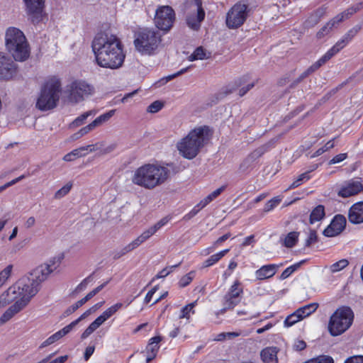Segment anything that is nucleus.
I'll use <instances>...</instances> for the list:
<instances>
[{"mask_svg": "<svg viewBox=\"0 0 363 363\" xmlns=\"http://www.w3.org/2000/svg\"><path fill=\"white\" fill-rule=\"evenodd\" d=\"M91 48L96 63L100 67L115 69L123 65L125 55L116 35L98 33L92 41Z\"/></svg>", "mask_w": 363, "mask_h": 363, "instance_id": "f257e3e1", "label": "nucleus"}, {"mask_svg": "<svg viewBox=\"0 0 363 363\" xmlns=\"http://www.w3.org/2000/svg\"><path fill=\"white\" fill-rule=\"evenodd\" d=\"M169 165L145 164L137 168L133 174L131 182L135 185L147 190H152L165 184L170 178Z\"/></svg>", "mask_w": 363, "mask_h": 363, "instance_id": "f03ea898", "label": "nucleus"}, {"mask_svg": "<svg viewBox=\"0 0 363 363\" xmlns=\"http://www.w3.org/2000/svg\"><path fill=\"white\" fill-rule=\"evenodd\" d=\"M210 139V130L200 126L191 130L177 145L179 154L188 160L194 159Z\"/></svg>", "mask_w": 363, "mask_h": 363, "instance_id": "7ed1b4c3", "label": "nucleus"}, {"mask_svg": "<svg viewBox=\"0 0 363 363\" xmlns=\"http://www.w3.org/2000/svg\"><path fill=\"white\" fill-rule=\"evenodd\" d=\"M61 259L60 257H52L48 262L35 268L30 272L29 277L21 279L28 286V290L33 297L38 292L40 284L45 281L48 276L59 267Z\"/></svg>", "mask_w": 363, "mask_h": 363, "instance_id": "20e7f679", "label": "nucleus"}, {"mask_svg": "<svg viewBox=\"0 0 363 363\" xmlns=\"http://www.w3.org/2000/svg\"><path fill=\"white\" fill-rule=\"evenodd\" d=\"M6 46L16 61H25L30 56V48L23 33L11 27L6 32Z\"/></svg>", "mask_w": 363, "mask_h": 363, "instance_id": "39448f33", "label": "nucleus"}, {"mask_svg": "<svg viewBox=\"0 0 363 363\" xmlns=\"http://www.w3.org/2000/svg\"><path fill=\"white\" fill-rule=\"evenodd\" d=\"M62 91L61 82L57 78L48 79L43 86L36 103V107L41 111L54 108L60 99Z\"/></svg>", "mask_w": 363, "mask_h": 363, "instance_id": "423d86ee", "label": "nucleus"}, {"mask_svg": "<svg viewBox=\"0 0 363 363\" xmlns=\"http://www.w3.org/2000/svg\"><path fill=\"white\" fill-rule=\"evenodd\" d=\"M354 313L349 307L338 308L330 317L328 330L333 336L345 333L352 325Z\"/></svg>", "mask_w": 363, "mask_h": 363, "instance_id": "0eeeda50", "label": "nucleus"}, {"mask_svg": "<svg viewBox=\"0 0 363 363\" xmlns=\"http://www.w3.org/2000/svg\"><path fill=\"white\" fill-rule=\"evenodd\" d=\"M160 41L161 36L157 31L144 29L137 33L134 45L140 53L151 55L157 48Z\"/></svg>", "mask_w": 363, "mask_h": 363, "instance_id": "6e6552de", "label": "nucleus"}, {"mask_svg": "<svg viewBox=\"0 0 363 363\" xmlns=\"http://www.w3.org/2000/svg\"><path fill=\"white\" fill-rule=\"evenodd\" d=\"M0 296L6 305L13 301L16 302L18 300H22L24 298H28L29 303L33 297L28 290V286L21 279H19L15 284L10 286Z\"/></svg>", "mask_w": 363, "mask_h": 363, "instance_id": "1a4fd4ad", "label": "nucleus"}, {"mask_svg": "<svg viewBox=\"0 0 363 363\" xmlns=\"http://www.w3.org/2000/svg\"><path fill=\"white\" fill-rule=\"evenodd\" d=\"M247 6L242 4H235L228 12L226 25L230 28L241 26L247 17Z\"/></svg>", "mask_w": 363, "mask_h": 363, "instance_id": "9d476101", "label": "nucleus"}, {"mask_svg": "<svg viewBox=\"0 0 363 363\" xmlns=\"http://www.w3.org/2000/svg\"><path fill=\"white\" fill-rule=\"evenodd\" d=\"M154 20L157 28L162 30L167 31L172 27L174 22V11L169 6H160L156 11Z\"/></svg>", "mask_w": 363, "mask_h": 363, "instance_id": "9b49d317", "label": "nucleus"}, {"mask_svg": "<svg viewBox=\"0 0 363 363\" xmlns=\"http://www.w3.org/2000/svg\"><path fill=\"white\" fill-rule=\"evenodd\" d=\"M68 91L69 100L77 103L82 101L84 96L91 95L94 88L84 81L77 80L70 84Z\"/></svg>", "mask_w": 363, "mask_h": 363, "instance_id": "f8f14e48", "label": "nucleus"}, {"mask_svg": "<svg viewBox=\"0 0 363 363\" xmlns=\"http://www.w3.org/2000/svg\"><path fill=\"white\" fill-rule=\"evenodd\" d=\"M242 292L243 289L240 281H235L223 297V308L220 311V313H224L228 310L233 309L240 302Z\"/></svg>", "mask_w": 363, "mask_h": 363, "instance_id": "ddd939ff", "label": "nucleus"}, {"mask_svg": "<svg viewBox=\"0 0 363 363\" xmlns=\"http://www.w3.org/2000/svg\"><path fill=\"white\" fill-rule=\"evenodd\" d=\"M204 18L205 11L201 6V2L199 0H195L191 6V12L186 16L188 26L194 30H198Z\"/></svg>", "mask_w": 363, "mask_h": 363, "instance_id": "4468645a", "label": "nucleus"}, {"mask_svg": "<svg viewBox=\"0 0 363 363\" xmlns=\"http://www.w3.org/2000/svg\"><path fill=\"white\" fill-rule=\"evenodd\" d=\"M26 11L33 23L36 24L43 19L45 0H23Z\"/></svg>", "mask_w": 363, "mask_h": 363, "instance_id": "2eb2a0df", "label": "nucleus"}, {"mask_svg": "<svg viewBox=\"0 0 363 363\" xmlns=\"http://www.w3.org/2000/svg\"><path fill=\"white\" fill-rule=\"evenodd\" d=\"M17 65L13 59L0 52V79L9 80L16 76Z\"/></svg>", "mask_w": 363, "mask_h": 363, "instance_id": "dca6fc26", "label": "nucleus"}, {"mask_svg": "<svg viewBox=\"0 0 363 363\" xmlns=\"http://www.w3.org/2000/svg\"><path fill=\"white\" fill-rule=\"evenodd\" d=\"M346 218L342 215H336L330 224L324 230L323 235L326 237H334L339 235L345 228Z\"/></svg>", "mask_w": 363, "mask_h": 363, "instance_id": "f3484780", "label": "nucleus"}, {"mask_svg": "<svg viewBox=\"0 0 363 363\" xmlns=\"http://www.w3.org/2000/svg\"><path fill=\"white\" fill-rule=\"evenodd\" d=\"M101 146L102 143H96L94 145H89L86 146L80 147L66 154L63 157V160L66 162L73 161L77 158L86 155L88 152H92L99 149H101Z\"/></svg>", "mask_w": 363, "mask_h": 363, "instance_id": "a211bd4d", "label": "nucleus"}, {"mask_svg": "<svg viewBox=\"0 0 363 363\" xmlns=\"http://www.w3.org/2000/svg\"><path fill=\"white\" fill-rule=\"evenodd\" d=\"M28 304L26 298L16 301L0 317V324L3 325L11 320L16 313L23 310Z\"/></svg>", "mask_w": 363, "mask_h": 363, "instance_id": "6ab92c4d", "label": "nucleus"}, {"mask_svg": "<svg viewBox=\"0 0 363 363\" xmlns=\"http://www.w3.org/2000/svg\"><path fill=\"white\" fill-rule=\"evenodd\" d=\"M363 189V185L359 180H350L338 192L342 198H347L359 194Z\"/></svg>", "mask_w": 363, "mask_h": 363, "instance_id": "aec40b11", "label": "nucleus"}, {"mask_svg": "<svg viewBox=\"0 0 363 363\" xmlns=\"http://www.w3.org/2000/svg\"><path fill=\"white\" fill-rule=\"evenodd\" d=\"M161 340L162 337L160 336L153 337L149 340L145 350L142 352L146 357L147 363H150L156 357L160 349V342Z\"/></svg>", "mask_w": 363, "mask_h": 363, "instance_id": "412c9836", "label": "nucleus"}, {"mask_svg": "<svg viewBox=\"0 0 363 363\" xmlns=\"http://www.w3.org/2000/svg\"><path fill=\"white\" fill-rule=\"evenodd\" d=\"M348 220L353 224L363 223V201L357 202L350 207L348 212Z\"/></svg>", "mask_w": 363, "mask_h": 363, "instance_id": "4be33fe9", "label": "nucleus"}, {"mask_svg": "<svg viewBox=\"0 0 363 363\" xmlns=\"http://www.w3.org/2000/svg\"><path fill=\"white\" fill-rule=\"evenodd\" d=\"M362 29L360 25H356L342 37L341 40L337 41L336 44L331 48L333 52L337 54L340 50H342Z\"/></svg>", "mask_w": 363, "mask_h": 363, "instance_id": "5701e85b", "label": "nucleus"}, {"mask_svg": "<svg viewBox=\"0 0 363 363\" xmlns=\"http://www.w3.org/2000/svg\"><path fill=\"white\" fill-rule=\"evenodd\" d=\"M167 222L168 219L167 218H162L154 225L151 226L147 230L144 231L140 236H138L135 240H136L138 244L140 245L145 241L148 240L152 235H153L159 229H160L162 226L167 224Z\"/></svg>", "mask_w": 363, "mask_h": 363, "instance_id": "b1692460", "label": "nucleus"}, {"mask_svg": "<svg viewBox=\"0 0 363 363\" xmlns=\"http://www.w3.org/2000/svg\"><path fill=\"white\" fill-rule=\"evenodd\" d=\"M279 267V265L275 264L264 265L255 272V277L258 280L269 279L276 274Z\"/></svg>", "mask_w": 363, "mask_h": 363, "instance_id": "393cba45", "label": "nucleus"}, {"mask_svg": "<svg viewBox=\"0 0 363 363\" xmlns=\"http://www.w3.org/2000/svg\"><path fill=\"white\" fill-rule=\"evenodd\" d=\"M274 144V140H271L267 143L259 147L256 150H255L252 153H250L248 157L245 159L243 163L240 165V168H242L246 164L255 161L257 159L260 157L262 155H264L266 152H267L270 148L273 147Z\"/></svg>", "mask_w": 363, "mask_h": 363, "instance_id": "a878e982", "label": "nucleus"}, {"mask_svg": "<svg viewBox=\"0 0 363 363\" xmlns=\"http://www.w3.org/2000/svg\"><path fill=\"white\" fill-rule=\"evenodd\" d=\"M277 347H267L262 350L260 353L262 360L264 363H277Z\"/></svg>", "mask_w": 363, "mask_h": 363, "instance_id": "bb28decb", "label": "nucleus"}, {"mask_svg": "<svg viewBox=\"0 0 363 363\" xmlns=\"http://www.w3.org/2000/svg\"><path fill=\"white\" fill-rule=\"evenodd\" d=\"M211 57V52L203 48L202 46H199L195 49L194 52L189 56V61L193 62L198 60L209 59Z\"/></svg>", "mask_w": 363, "mask_h": 363, "instance_id": "cd10ccee", "label": "nucleus"}, {"mask_svg": "<svg viewBox=\"0 0 363 363\" xmlns=\"http://www.w3.org/2000/svg\"><path fill=\"white\" fill-rule=\"evenodd\" d=\"M106 320L101 315L93 321L88 328L83 332L81 335L82 340L87 338L91 333H93L98 328H99Z\"/></svg>", "mask_w": 363, "mask_h": 363, "instance_id": "c85d7f7f", "label": "nucleus"}, {"mask_svg": "<svg viewBox=\"0 0 363 363\" xmlns=\"http://www.w3.org/2000/svg\"><path fill=\"white\" fill-rule=\"evenodd\" d=\"M362 4L360 3L355 6H351L345 11H343L342 13L337 15L334 18V22L340 23L344 19L349 18L351 16H352L354 13H355L357 11H359L361 9Z\"/></svg>", "mask_w": 363, "mask_h": 363, "instance_id": "c756f323", "label": "nucleus"}, {"mask_svg": "<svg viewBox=\"0 0 363 363\" xmlns=\"http://www.w3.org/2000/svg\"><path fill=\"white\" fill-rule=\"evenodd\" d=\"M335 55V53L330 48L321 58H320L317 62H315L314 64H313L311 66L308 67L309 72H311L312 74L318 69H319V67L324 65Z\"/></svg>", "mask_w": 363, "mask_h": 363, "instance_id": "7c9ffc66", "label": "nucleus"}, {"mask_svg": "<svg viewBox=\"0 0 363 363\" xmlns=\"http://www.w3.org/2000/svg\"><path fill=\"white\" fill-rule=\"evenodd\" d=\"M325 208L323 205H318L311 213L309 222L311 224L321 220L325 217Z\"/></svg>", "mask_w": 363, "mask_h": 363, "instance_id": "2f4dec72", "label": "nucleus"}, {"mask_svg": "<svg viewBox=\"0 0 363 363\" xmlns=\"http://www.w3.org/2000/svg\"><path fill=\"white\" fill-rule=\"evenodd\" d=\"M318 307V304L317 303H312L298 308L296 311L300 315H301V319H303L314 313Z\"/></svg>", "mask_w": 363, "mask_h": 363, "instance_id": "473e14b6", "label": "nucleus"}, {"mask_svg": "<svg viewBox=\"0 0 363 363\" xmlns=\"http://www.w3.org/2000/svg\"><path fill=\"white\" fill-rule=\"evenodd\" d=\"M229 252V249L224 250L220 251L216 254L211 255L208 259H207L203 263V267H208L216 262H218L223 257H224Z\"/></svg>", "mask_w": 363, "mask_h": 363, "instance_id": "72a5a7b5", "label": "nucleus"}, {"mask_svg": "<svg viewBox=\"0 0 363 363\" xmlns=\"http://www.w3.org/2000/svg\"><path fill=\"white\" fill-rule=\"evenodd\" d=\"M115 110H111L106 113H104L99 117H97L94 121H93L91 123L94 128L102 125L103 123L107 122L115 113Z\"/></svg>", "mask_w": 363, "mask_h": 363, "instance_id": "f704fd0d", "label": "nucleus"}, {"mask_svg": "<svg viewBox=\"0 0 363 363\" xmlns=\"http://www.w3.org/2000/svg\"><path fill=\"white\" fill-rule=\"evenodd\" d=\"M89 300L90 298H89V296L86 295L83 298L77 301L75 303H74L68 308H67V310H65V311L63 313V317L65 318L67 316H69Z\"/></svg>", "mask_w": 363, "mask_h": 363, "instance_id": "c9c22d12", "label": "nucleus"}, {"mask_svg": "<svg viewBox=\"0 0 363 363\" xmlns=\"http://www.w3.org/2000/svg\"><path fill=\"white\" fill-rule=\"evenodd\" d=\"M138 246H140L135 240L130 242L128 245L123 247L121 250L118 252H116L114 255V259H118L121 257L125 255V254L133 251L134 249L137 248Z\"/></svg>", "mask_w": 363, "mask_h": 363, "instance_id": "e433bc0d", "label": "nucleus"}, {"mask_svg": "<svg viewBox=\"0 0 363 363\" xmlns=\"http://www.w3.org/2000/svg\"><path fill=\"white\" fill-rule=\"evenodd\" d=\"M298 235L299 233L298 232L294 231L289 233L284 239V246L289 248L294 247L298 241Z\"/></svg>", "mask_w": 363, "mask_h": 363, "instance_id": "4c0bfd02", "label": "nucleus"}, {"mask_svg": "<svg viewBox=\"0 0 363 363\" xmlns=\"http://www.w3.org/2000/svg\"><path fill=\"white\" fill-rule=\"evenodd\" d=\"M123 304L121 303H117L108 308H107L101 316L104 318L105 320H107L109 318H111L113 314H115L120 308H121Z\"/></svg>", "mask_w": 363, "mask_h": 363, "instance_id": "58836bf2", "label": "nucleus"}, {"mask_svg": "<svg viewBox=\"0 0 363 363\" xmlns=\"http://www.w3.org/2000/svg\"><path fill=\"white\" fill-rule=\"evenodd\" d=\"M197 303V301H194L186 306H184L181 311V315H179V318H186L189 319L190 318V313L194 314L195 313L194 311V307L196 306Z\"/></svg>", "mask_w": 363, "mask_h": 363, "instance_id": "ea45409f", "label": "nucleus"}, {"mask_svg": "<svg viewBox=\"0 0 363 363\" xmlns=\"http://www.w3.org/2000/svg\"><path fill=\"white\" fill-rule=\"evenodd\" d=\"M305 262V260H302L298 263H296L289 267H287L280 275L279 279L284 280L288 278L292 273L296 271L301 265Z\"/></svg>", "mask_w": 363, "mask_h": 363, "instance_id": "a19ab883", "label": "nucleus"}, {"mask_svg": "<svg viewBox=\"0 0 363 363\" xmlns=\"http://www.w3.org/2000/svg\"><path fill=\"white\" fill-rule=\"evenodd\" d=\"M309 172L310 171H308L300 174L298 178L294 180V182L289 186L288 189H295L299 186L303 182L308 181L310 179Z\"/></svg>", "mask_w": 363, "mask_h": 363, "instance_id": "79ce46f5", "label": "nucleus"}, {"mask_svg": "<svg viewBox=\"0 0 363 363\" xmlns=\"http://www.w3.org/2000/svg\"><path fill=\"white\" fill-rule=\"evenodd\" d=\"M94 114H95V112L94 111H86V112L84 113L83 114H82L81 116H79V117H77L75 120H74V121L72 123L71 125L73 127L80 126L84 123V121L89 116H90L91 115H94Z\"/></svg>", "mask_w": 363, "mask_h": 363, "instance_id": "37998d69", "label": "nucleus"}, {"mask_svg": "<svg viewBox=\"0 0 363 363\" xmlns=\"http://www.w3.org/2000/svg\"><path fill=\"white\" fill-rule=\"evenodd\" d=\"M335 23H337L334 22V18L332 21H329L318 32L317 37L318 38H321L324 37L325 35L328 34Z\"/></svg>", "mask_w": 363, "mask_h": 363, "instance_id": "c03bdc74", "label": "nucleus"}, {"mask_svg": "<svg viewBox=\"0 0 363 363\" xmlns=\"http://www.w3.org/2000/svg\"><path fill=\"white\" fill-rule=\"evenodd\" d=\"M281 201V199L279 196H276L269 200L266 203L264 207V212L267 213L272 209H274L276 206H277L280 202Z\"/></svg>", "mask_w": 363, "mask_h": 363, "instance_id": "a18cd8bd", "label": "nucleus"}, {"mask_svg": "<svg viewBox=\"0 0 363 363\" xmlns=\"http://www.w3.org/2000/svg\"><path fill=\"white\" fill-rule=\"evenodd\" d=\"M301 316V315H300L298 313H297V311H296L294 313L286 317V318L284 320V325L287 327L293 325L296 323L302 320Z\"/></svg>", "mask_w": 363, "mask_h": 363, "instance_id": "49530a36", "label": "nucleus"}, {"mask_svg": "<svg viewBox=\"0 0 363 363\" xmlns=\"http://www.w3.org/2000/svg\"><path fill=\"white\" fill-rule=\"evenodd\" d=\"M72 186V183H67L64 186H62L60 189L57 191L55 194V198L56 199H60L67 195L69 191L71 190Z\"/></svg>", "mask_w": 363, "mask_h": 363, "instance_id": "de8ad7c7", "label": "nucleus"}, {"mask_svg": "<svg viewBox=\"0 0 363 363\" xmlns=\"http://www.w3.org/2000/svg\"><path fill=\"white\" fill-rule=\"evenodd\" d=\"M348 264H349V262L347 261V259H342L333 264L330 266V270L333 272H337L340 271L341 269L345 268L348 265Z\"/></svg>", "mask_w": 363, "mask_h": 363, "instance_id": "09e8293b", "label": "nucleus"}, {"mask_svg": "<svg viewBox=\"0 0 363 363\" xmlns=\"http://www.w3.org/2000/svg\"><path fill=\"white\" fill-rule=\"evenodd\" d=\"M240 335V333H235V332H228V333H221L218 335H217L216 337L215 338L217 341H223L225 339H233L236 337H238Z\"/></svg>", "mask_w": 363, "mask_h": 363, "instance_id": "8fccbe9b", "label": "nucleus"}, {"mask_svg": "<svg viewBox=\"0 0 363 363\" xmlns=\"http://www.w3.org/2000/svg\"><path fill=\"white\" fill-rule=\"evenodd\" d=\"M12 269L13 266L10 264L0 272V281H1L3 284H5L7 279L10 277Z\"/></svg>", "mask_w": 363, "mask_h": 363, "instance_id": "3c124183", "label": "nucleus"}, {"mask_svg": "<svg viewBox=\"0 0 363 363\" xmlns=\"http://www.w3.org/2000/svg\"><path fill=\"white\" fill-rule=\"evenodd\" d=\"M306 363H334L333 359L330 356H319L317 358L312 359Z\"/></svg>", "mask_w": 363, "mask_h": 363, "instance_id": "603ef678", "label": "nucleus"}, {"mask_svg": "<svg viewBox=\"0 0 363 363\" xmlns=\"http://www.w3.org/2000/svg\"><path fill=\"white\" fill-rule=\"evenodd\" d=\"M194 277V272H190L187 274L184 275L179 280V286L181 287L186 286L187 285H189L191 283Z\"/></svg>", "mask_w": 363, "mask_h": 363, "instance_id": "864d4df0", "label": "nucleus"}, {"mask_svg": "<svg viewBox=\"0 0 363 363\" xmlns=\"http://www.w3.org/2000/svg\"><path fill=\"white\" fill-rule=\"evenodd\" d=\"M333 147H334L333 141L330 140L328 143H326L324 146H323L322 147L317 150L313 157H318V156L322 155L323 153H324L325 152L332 149Z\"/></svg>", "mask_w": 363, "mask_h": 363, "instance_id": "5fc2aeb1", "label": "nucleus"}, {"mask_svg": "<svg viewBox=\"0 0 363 363\" xmlns=\"http://www.w3.org/2000/svg\"><path fill=\"white\" fill-rule=\"evenodd\" d=\"M163 104L160 101H155L152 103L148 107L147 111L150 113H157L162 109Z\"/></svg>", "mask_w": 363, "mask_h": 363, "instance_id": "6e6d98bb", "label": "nucleus"}, {"mask_svg": "<svg viewBox=\"0 0 363 363\" xmlns=\"http://www.w3.org/2000/svg\"><path fill=\"white\" fill-rule=\"evenodd\" d=\"M318 236L315 230H310L309 235L306 240V247H310L312 244L317 242Z\"/></svg>", "mask_w": 363, "mask_h": 363, "instance_id": "4d7b16f0", "label": "nucleus"}, {"mask_svg": "<svg viewBox=\"0 0 363 363\" xmlns=\"http://www.w3.org/2000/svg\"><path fill=\"white\" fill-rule=\"evenodd\" d=\"M323 10H318L316 11L313 14H312L309 18L308 19V23H312V24H316L320 17L322 16V15L323 14Z\"/></svg>", "mask_w": 363, "mask_h": 363, "instance_id": "13d9d810", "label": "nucleus"}, {"mask_svg": "<svg viewBox=\"0 0 363 363\" xmlns=\"http://www.w3.org/2000/svg\"><path fill=\"white\" fill-rule=\"evenodd\" d=\"M24 178H25V175H21V176L11 180V182L6 183L4 185L1 186H0V193L2 192L3 191H4L5 189H6L7 188L14 185L17 182L21 181Z\"/></svg>", "mask_w": 363, "mask_h": 363, "instance_id": "bf43d9fd", "label": "nucleus"}, {"mask_svg": "<svg viewBox=\"0 0 363 363\" xmlns=\"http://www.w3.org/2000/svg\"><path fill=\"white\" fill-rule=\"evenodd\" d=\"M225 189V186H222L221 187L217 189L216 190L213 191L211 194L208 195L206 199L209 201L211 202L213 199L217 198L222 191Z\"/></svg>", "mask_w": 363, "mask_h": 363, "instance_id": "052dcab7", "label": "nucleus"}, {"mask_svg": "<svg viewBox=\"0 0 363 363\" xmlns=\"http://www.w3.org/2000/svg\"><path fill=\"white\" fill-rule=\"evenodd\" d=\"M92 280L91 276H89L88 277L85 278L82 280V281L77 286L76 291H81L84 290L88 284Z\"/></svg>", "mask_w": 363, "mask_h": 363, "instance_id": "680f3d73", "label": "nucleus"}, {"mask_svg": "<svg viewBox=\"0 0 363 363\" xmlns=\"http://www.w3.org/2000/svg\"><path fill=\"white\" fill-rule=\"evenodd\" d=\"M101 143H102V146L101 147V149H99L98 150H100L102 154H108V153H111V152H113L116 148V143H112L105 147H104V143L101 142Z\"/></svg>", "mask_w": 363, "mask_h": 363, "instance_id": "e2e57ef3", "label": "nucleus"}, {"mask_svg": "<svg viewBox=\"0 0 363 363\" xmlns=\"http://www.w3.org/2000/svg\"><path fill=\"white\" fill-rule=\"evenodd\" d=\"M346 158H347V154L341 153V154L337 155L332 160H330L329 162V164H337V163H339V162L343 161Z\"/></svg>", "mask_w": 363, "mask_h": 363, "instance_id": "0e129e2a", "label": "nucleus"}, {"mask_svg": "<svg viewBox=\"0 0 363 363\" xmlns=\"http://www.w3.org/2000/svg\"><path fill=\"white\" fill-rule=\"evenodd\" d=\"M311 74V72H309L308 68L304 71L291 85V87L295 86L296 84L300 83L304 78L307 77L308 75Z\"/></svg>", "mask_w": 363, "mask_h": 363, "instance_id": "69168bd1", "label": "nucleus"}, {"mask_svg": "<svg viewBox=\"0 0 363 363\" xmlns=\"http://www.w3.org/2000/svg\"><path fill=\"white\" fill-rule=\"evenodd\" d=\"M311 74V72H309L308 68L304 71L291 85V87L295 86L296 84L300 83L304 78L307 77L308 75Z\"/></svg>", "mask_w": 363, "mask_h": 363, "instance_id": "338daca9", "label": "nucleus"}, {"mask_svg": "<svg viewBox=\"0 0 363 363\" xmlns=\"http://www.w3.org/2000/svg\"><path fill=\"white\" fill-rule=\"evenodd\" d=\"M345 363H363V356H354L348 358Z\"/></svg>", "mask_w": 363, "mask_h": 363, "instance_id": "774afa93", "label": "nucleus"}]
</instances>
